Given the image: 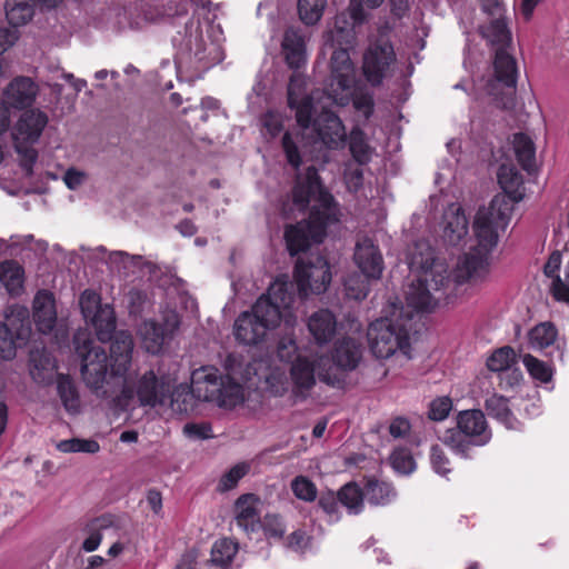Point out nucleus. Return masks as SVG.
Returning a JSON list of instances; mask_svg holds the SVG:
<instances>
[{
	"mask_svg": "<svg viewBox=\"0 0 569 569\" xmlns=\"http://www.w3.org/2000/svg\"><path fill=\"white\" fill-rule=\"evenodd\" d=\"M409 264L411 269L420 270L421 274L406 292L407 306L389 302L386 315L371 322L367 330L370 351L378 359H388L398 353L410 359L407 325L412 312L431 311L449 300L456 286L463 283L456 280V268L450 271L443 261L436 260L431 248L425 242L417 243L410 252Z\"/></svg>",
	"mask_w": 569,
	"mask_h": 569,
	"instance_id": "obj_1",
	"label": "nucleus"
},
{
	"mask_svg": "<svg viewBox=\"0 0 569 569\" xmlns=\"http://www.w3.org/2000/svg\"><path fill=\"white\" fill-rule=\"evenodd\" d=\"M498 181L503 193L497 194L488 207L478 210L473 231L477 246L463 254L456 266V280L467 282L486 276L489 253L498 243L499 230H505L510 221L513 203L523 199L522 176L512 166H501Z\"/></svg>",
	"mask_w": 569,
	"mask_h": 569,
	"instance_id": "obj_2",
	"label": "nucleus"
},
{
	"mask_svg": "<svg viewBox=\"0 0 569 569\" xmlns=\"http://www.w3.org/2000/svg\"><path fill=\"white\" fill-rule=\"evenodd\" d=\"M293 203L306 209L313 201L309 218L289 224L284 230L287 249L291 256L308 250L313 243L322 242L327 227L339 220V210L331 193L320 182L315 167H309L303 178L298 179L292 190Z\"/></svg>",
	"mask_w": 569,
	"mask_h": 569,
	"instance_id": "obj_3",
	"label": "nucleus"
},
{
	"mask_svg": "<svg viewBox=\"0 0 569 569\" xmlns=\"http://www.w3.org/2000/svg\"><path fill=\"white\" fill-rule=\"evenodd\" d=\"M306 80L296 73L288 84V104L296 110V120L302 133L286 132L282 138V148L288 162L298 169L301 164V151L299 142L303 134L310 131L313 138L326 148L338 150L345 147L347 131L341 119L331 111H322L312 120L313 96L305 94Z\"/></svg>",
	"mask_w": 569,
	"mask_h": 569,
	"instance_id": "obj_4",
	"label": "nucleus"
},
{
	"mask_svg": "<svg viewBox=\"0 0 569 569\" xmlns=\"http://www.w3.org/2000/svg\"><path fill=\"white\" fill-rule=\"evenodd\" d=\"M81 357V376L90 391L106 401H112L120 380L129 372L132 360L133 341L129 333L120 332L111 345L110 361L106 350L92 341L78 347Z\"/></svg>",
	"mask_w": 569,
	"mask_h": 569,
	"instance_id": "obj_5",
	"label": "nucleus"
},
{
	"mask_svg": "<svg viewBox=\"0 0 569 569\" xmlns=\"http://www.w3.org/2000/svg\"><path fill=\"white\" fill-rule=\"evenodd\" d=\"M293 301L292 283L284 278H278L251 310L238 316L233 325L234 338L243 345H257L282 320L293 326L296 317L290 309Z\"/></svg>",
	"mask_w": 569,
	"mask_h": 569,
	"instance_id": "obj_6",
	"label": "nucleus"
},
{
	"mask_svg": "<svg viewBox=\"0 0 569 569\" xmlns=\"http://www.w3.org/2000/svg\"><path fill=\"white\" fill-rule=\"evenodd\" d=\"M184 390L171 393L170 383L158 378L152 370L144 372L137 381H130L128 373L120 380L112 401L109 406L116 412L134 410L139 407L154 408L170 400L173 407V396H181ZM186 396L188 393L186 392Z\"/></svg>",
	"mask_w": 569,
	"mask_h": 569,
	"instance_id": "obj_7",
	"label": "nucleus"
},
{
	"mask_svg": "<svg viewBox=\"0 0 569 569\" xmlns=\"http://www.w3.org/2000/svg\"><path fill=\"white\" fill-rule=\"evenodd\" d=\"M347 47H337L331 56L330 82L327 87L328 98L338 106H347L351 100L355 108L369 118L373 111L371 94H355L356 68Z\"/></svg>",
	"mask_w": 569,
	"mask_h": 569,
	"instance_id": "obj_8",
	"label": "nucleus"
},
{
	"mask_svg": "<svg viewBox=\"0 0 569 569\" xmlns=\"http://www.w3.org/2000/svg\"><path fill=\"white\" fill-rule=\"evenodd\" d=\"M329 358L326 355H298L291 362L290 380L292 392L306 398L316 385V378L333 388H342L345 378L341 373L327 369Z\"/></svg>",
	"mask_w": 569,
	"mask_h": 569,
	"instance_id": "obj_9",
	"label": "nucleus"
},
{
	"mask_svg": "<svg viewBox=\"0 0 569 569\" xmlns=\"http://www.w3.org/2000/svg\"><path fill=\"white\" fill-rule=\"evenodd\" d=\"M457 429H448L441 437L443 445L465 458L471 446H485L492 437L481 410L460 411L456 417Z\"/></svg>",
	"mask_w": 569,
	"mask_h": 569,
	"instance_id": "obj_10",
	"label": "nucleus"
},
{
	"mask_svg": "<svg viewBox=\"0 0 569 569\" xmlns=\"http://www.w3.org/2000/svg\"><path fill=\"white\" fill-rule=\"evenodd\" d=\"M48 123V117L40 110L24 112L18 120L13 132V143L20 156V164L30 174L38 159V152L32 147L40 138Z\"/></svg>",
	"mask_w": 569,
	"mask_h": 569,
	"instance_id": "obj_11",
	"label": "nucleus"
},
{
	"mask_svg": "<svg viewBox=\"0 0 569 569\" xmlns=\"http://www.w3.org/2000/svg\"><path fill=\"white\" fill-rule=\"evenodd\" d=\"M383 2L385 0H350L347 11L337 14L333 27L325 32V43L330 47L353 48L356 46L355 27L367 18L365 8L377 9Z\"/></svg>",
	"mask_w": 569,
	"mask_h": 569,
	"instance_id": "obj_12",
	"label": "nucleus"
},
{
	"mask_svg": "<svg viewBox=\"0 0 569 569\" xmlns=\"http://www.w3.org/2000/svg\"><path fill=\"white\" fill-rule=\"evenodd\" d=\"M517 68L515 59L503 49L496 51L495 78L486 86L487 94L503 109L515 106Z\"/></svg>",
	"mask_w": 569,
	"mask_h": 569,
	"instance_id": "obj_13",
	"label": "nucleus"
},
{
	"mask_svg": "<svg viewBox=\"0 0 569 569\" xmlns=\"http://www.w3.org/2000/svg\"><path fill=\"white\" fill-rule=\"evenodd\" d=\"M30 333L29 311L22 306H11L6 312V321L0 322V358L11 360L17 353V341Z\"/></svg>",
	"mask_w": 569,
	"mask_h": 569,
	"instance_id": "obj_14",
	"label": "nucleus"
},
{
	"mask_svg": "<svg viewBox=\"0 0 569 569\" xmlns=\"http://www.w3.org/2000/svg\"><path fill=\"white\" fill-rule=\"evenodd\" d=\"M295 281L299 293L307 297L309 293L325 292L331 281V272L327 260L322 256H315L310 260L297 261Z\"/></svg>",
	"mask_w": 569,
	"mask_h": 569,
	"instance_id": "obj_15",
	"label": "nucleus"
},
{
	"mask_svg": "<svg viewBox=\"0 0 569 569\" xmlns=\"http://www.w3.org/2000/svg\"><path fill=\"white\" fill-rule=\"evenodd\" d=\"M392 43L385 36L370 43L363 54L362 70L369 83L379 86L396 63Z\"/></svg>",
	"mask_w": 569,
	"mask_h": 569,
	"instance_id": "obj_16",
	"label": "nucleus"
},
{
	"mask_svg": "<svg viewBox=\"0 0 569 569\" xmlns=\"http://www.w3.org/2000/svg\"><path fill=\"white\" fill-rule=\"evenodd\" d=\"M179 325V316L172 310L163 313L161 323L153 320L143 321L138 329L142 347L150 353H159L163 346L172 339Z\"/></svg>",
	"mask_w": 569,
	"mask_h": 569,
	"instance_id": "obj_17",
	"label": "nucleus"
},
{
	"mask_svg": "<svg viewBox=\"0 0 569 569\" xmlns=\"http://www.w3.org/2000/svg\"><path fill=\"white\" fill-rule=\"evenodd\" d=\"M363 348L361 342L352 337H343L333 345L331 360L327 369L339 372L346 379L345 373L358 368L362 360Z\"/></svg>",
	"mask_w": 569,
	"mask_h": 569,
	"instance_id": "obj_18",
	"label": "nucleus"
},
{
	"mask_svg": "<svg viewBox=\"0 0 569 569\" xmlns=\"http://www.w3.org/2000/svg\"><path fill=\"white\" fill-rule=\"evenodd\" d=\"M517 362L515 350L505 346L495 350L487 359V368L500 373V386L513 387L522 380V373L518 369H511Z\"/></svg>",
	"mask_w": 569,
	"mask_h": 569,
	"instance_id": "obj_19",
	"label": "nucleus"
},
{
	"mask_svg": "<svg viewBox=\"0 0 569 569\" xmlns=\"http://www.w3.org/2000/svg\"><path fill=\"white\" fill-rule=\"evenodd\" d=\"M353 259L366 278L379 279L383 270V259L379 248L369 238L356 243Z\"/></svg>",
	"mask_w": 569,
	"mask_h": 569,
	"instance_id": "obj_20",
	"label": "nucleus"
},
{
	"mask_svg": "<svg viewBox=\"0 0 569 569\" xmlns=\"http://www.w3.org/2000/svg\"><path fill=\"white\" fill-rule=\"evenodd\" d=\"M469 222L462 207L459 203H451L443 213V240L451 244H460L467 237Z\"/></svg>",
	"mask_w": 569,
	"mask_h": 569,
	"instance_id": "obj_21",
	"label": "nucleus"
},
{
	"mask_svg": "<svg viewBox=\"0 0 569 569\" xmlns=\"http://www.w3.org/2000/svg\"><path fill=\"white\" fill-rule=\"evenodd\" d=\"M307 328L315 342L325 346L336 336L338 320L331 310L319 309L308 317Z\"/></svg>",
	"mask_w": 569,
	"mask_h": 569,
	"instance_id": "obj_22",
	"label": "nucleus"
},
{
	"mask_svg": "<svg viewBox=\"0 0 569 569\" xmlns=\"http://www.w3.org/2000/svg\"><path fill=\"white\" fill-rule=\"evenodd\" d=\"M219 371L214 367H201L191 375V392L199 400L212 401L217 399L220 387Z\"/></svg>",
	"mask_w": 569,
	"mask_h": 569,
	"instance_id": "obj_23",
	"label": "nucleus"
},
{
	"mask_svg": "<svg viewBox=\"0 0 569 569\" xmlns=\"http://www.w3.org/2000/svg\"><path fill=\"white\" fill-rule=\"evenodd\" d=\"M29 373L31 379L42 386L53 382L57 375V361L46 348H36L30 351Z\"/></svg>",
	"mask_w": 569,
	"mask_h": 569,
	"instance_id": "obj_24",
	"label": "nucleus"
},
{
	"mask_svg": "<svg viewBox=\"0 0 569 569\" xmlns=\"http://www.w3.org/2000/svg\"><path fill=\"white\" fill-rule=\"evenodd\" d=\"M33 321L38 330L42 333H49L53 330L57 322V309L54 297L47 290L37 292L33 299Z\"/></svg>",
	"mask_w": 569,
	"mask_h": 569,
	"instance_id": "obj_25",
	"label": "nucleus"
},
{
	"mask_svg": "<svg viewBox=\"0 0 569 569\" xmlns=\"http://www.w3.org/2000/svg\"><path fill=\"white\" fill-rule=\"evenodd\" d=\"M281 48L286 62L290 68L299 69L306 64V39L299 29L288 28L284 31Z\"/></svg>",
	"mask_w": 569,
	"mask_h": 569,
	"instance_id": "obj_26",
	"label": "nucleus"
},
{
	"mask_svg": "<svg viewBox=\"0 0 569 569\" xmlns=\"http://www.w3.org/2000/svg\"><path fill=\"white\" fill-rule=\"evenodd\" d=\"M37 93V84L29 78L20 77L10 82L4 97L9 106L16 109H23L33 103Z\"/></svg>",
	"mask_w": 569,
	"mask_h": 569,
	"instance_id": "obj_27",
	"label": "nucleus"
},
{
	"mask_svg": "<svg viewBox=\"0 0 569 569\" xmlns=\"http://www.w3.org/2000/svg\"><path fill=\"white\" fill-rule=\"evenodd\" d=\"M259 502L252 493L242 495L236 501V522L246 532H253L260 527Z\"/></svg>",
	"mask_w": 569,
	"mask_h": 569,
	"instance_id": "obj_28",
	"label": "nucleus"
},
{
	"mask_svg": "<svg viewBox=\"0 0 569 569\" xmlns=\"http://www.w3.org/2000/svg\"><path fill=\"white\" fill-rule=\"evenodd\" d=\"M529 346L535 350H543L556 345L560 359L563 358L565 341L558 338L557 328L551 322H541L528 333Z\"/></svg>",
	"mask_w": 569,
	"mask_h": 569,
	"instance_id": "obj_29",
	"label": "nucleus"
},
{
	"mask_svg": "<svg viewBox=\"0 0 569 569\" xmlns=\"http://www.w3.org/2000/svg\"><path fill=\"white\" fill-rule=\"evenodd\" d=\"M57 392L64 410L69 415H78L81 411V399L79 391L69 376H57Z\"/></svg>",
	"mask_w": 569,
	"mask_h": 569,
	"instance_id": "obj_30",
	"label": "nucleus"
},
{
	"mask_svg": "<svg viewBox=\"0 0 569 569\" xmlns=\"http://www.w3.org/2000/svg\"><path fill=\"white\" fill-rule=\"evenodd\" d=\"M243 387L233 381L230 377L220 380V387L217 399L213 400L219 407L224 409H233L244 402Z\"/></svg>",
	"mask_w": 569,
	"mask_h": 569,
	"instance_id": "obj_31",
	"label": "nucleus"
},
{
	"mask_svg": "<svg viewBox=\"0 0 569 569\" xmlns=\"http://www.w3.org/2000/svg\"><path fill=\"white\" fill-rule=\"evenodd\" d=\"M365 500L373 506H386L396 499L397 492L395 488L386 482L377 479H369L363 487Z\"/></svg>",
	"mask_w": 569,
	"mask_h": 569,
	"instance_id": "obj_32",
	"label": "nucleus"
},
{
	"mask_svg": "<svg viewBox=\"0 0 569 569\" xmlns=\"http://www.w3.org/2000/svg\"><path fill=\"white\" fill-rule=\"evenodd\" d=\"M485 408L489 416L493 417L508 429H517L518 421L513 417L508 406V399L503 396L493 393L486 399Z\"/></svg>",
	"mask_w": 569,
	"mask_h": 569,
	"instance_id": "obj_33",
	"label": "nucleus"
},
{
	"mask_svg": "<svg viewBox=\"0 0 569 569\" xmlns=\"http://www.w3.org/2000/svg\"><path fill=\"white\" fill-rule=\"evenodd\" d=\"M87 321L93 326L100 341L104 342L111 339L116 330V317L110 305H103V307Z\"/></svg>",
	"mask_w": 569,
	"mask_h": 569,
	"instance_id": "obj_34",
	"label": "nucleus"
},
{
	"mask_svg": "<svg viewBox=\"0 0 569 569\" xmlns=\"http://www.w3.org/2000/svg\"><path fill=\"white\" fill-rule=\"evenodd\" d=\"M513 150L523 170L531 173L536 170V149L532 140L525 133H516L512 139Z\"/></svg>",
	"mask_w": 569,
	"mask_h": 569,
	"instance_id": "obj_35",
	"label": "nucleus"
},
{
	"mask_svg": "<svg viewBox=\"0 0 569 569\" xmlns=\"http://www.w3.org/2000/svg\"><path fill=\"white\" fill-rule=\"evenodd\" d=\"M0 281L10 295H19L23 289V268L17 261L2 262L0 264Z\"/></svg>",
	"mask_w": 569,
	"mask_h": 569,
	"instance_id": "obj_36",
	"label": "nucleus"
},
{
	"mask_svg": "<svg viewBox=\"0 0 569 569\" xmlns=\"http://www.w3.org/2000/svg\"><path fill=\"white\" fill-rule=\"evenodd\" d=\"M238 551V545L230 539L217 540L211 548L210 569H227Z\"/></svg>",
	"mask_w": 569,
	"mask_h": 569,
	"instance_id": "obj_37",
	"label": "nucleus"
},
{
	"mask_svg": "<svg viewBox=\"0 0 569 569\" xmlns=\"http://www.w3.org/2000/svg\"><path fill=\"white\" fill-rule=\"evenodd\" d=\"M481 34L491 44L506 46L511 41V32L508 28L505 13L491 17L488 26L481 27Z\"/></svg>",
	"mask_w": 569,
	"mask_h": 569,
	"instance_id": "obj_38",
	"label": "nucleus"
},
{
	"mask_svg": "<svg viewBox=\"0 0 569 569\" xmlns=\"http://www.w3.org/2000/svg\"><path fill=\"white\" fill-rule=\"evenodd\" d=\"M108 263L110 269L119 273L128 274L141 269L149 263L139 254H129L126 251H113L109 254Z\"/></svg>",
	"mask_w": 569,
	"mask_h": 569,
	"instance_id": "obj_39",
	"label": "nucleus"
},
{
	"mask_svg": "<svg viewBox=\"0 0 569 569\" xmlns=\"http://www.w3.org/2000/svg\"><path fill=\"white\" fill-rule=\"evenodd\" d=\"M33 0H7L6 17L12 27L26 24L33 16Z\"/></svg>",
	"mask_w": 569,
	"mask_h": 569,
	"instance_id": "obj_40",
	"label": "nucleus"
},
{
	"mask_svg": "<svg viewBox=\"0 0 569 569\" xmlns=\"http://www.w3.org/2000/svg\"><path fill=\"white\" fill-rule=\"evenodd\" d=\"M349 149L360 164L368 163L373 153V149L366 141L365 132L359 128H353L350 132Z\"/></svg>",
	"mask_w": 569,
	"mask_h": 569,
	"instance_id": "obj_41",
	"label": "nucleus"
},
{
	"mask_svg": "<svg viewBox=\"0 0 569 569\" xmlns=\"http://www.w3.org/2000/svg\"><path fill=\"white\" fill-rule=\"evenodd\" d=\"M327 7V0H298L297 8L300 20L306 26L317 24Z\"/></svg>",
	"mask_w": 569,
	"mask_h": 569,
	"instance_id": "obj_42",
	"label": "nucleus"
},
{
	"mask_svg": "<svg viewBox=\"0 0 569 569\" xmlns=\"http://www.w3.org/2000/svg\"><path fill=\"white\" fill-rule=\"evenodd\" d=\"M338 498L340 503L343 505L350 513L357 515L363 507V488L360 489L356 483H347L340 489Z\"/></svg>",
	"mask_w": 569,
	"mask_h": 569,
	"instance_id": "obj_43",
	"label": "nucleus"
},
{
	"mask_svg": "<svg viewBox=\"0 0 569 569\" xmlns=\"http://www.w3.org/2000/svg\"><path fill=\"white\" fill-rule=\"evenodd\" d=\"M110 521L106 517L91 520L84 528L88 537L82 542V549L86 552L97 550L102 541V530L108 528Z\"/></svg>",
	"mask_w": 569,
	"mask_h": 569,
	"instance_id": "obj_44",
	"label": "nucleus"
},
{
	"mask_svg": "<svg viewBox=\"0 0 569 569\" xmlns=\"http://www.w3.org/2000/svg\"><path fill=\"white\" fill-rule=\"evenodd\" d=\"M522 362L529 375L535 380H538L542 383H547L552 379L553 369L547 362L531 355H525L522 357Z\"/></svg>",
	"mask_w": 569,
	"mask_h": 569,
	"instance_id": "obj_45",
	"label": "nucleus"
},
{
	"mask_svg": "<svg viewBox=\"0 0 569 569\" xmlns=\"http://www.w3.org/2000/svg\"><path fill=\"white\" fill-rule=\"evenodd\" d=\"M369 279L359 273H352L345 280L346 296L350 299L362 300L369 293Z\"/></svg>",
	"mask_w": 569,
	"mask_h": 569,
	"instance_id": "obj_46",
	"label": "nucleus"
},
{
	"mask_svg": "<svg viewBox=\"0 0 569 569\" xmlns=\"http://www.w3.org/2000/svg\"><path fill=\"white\" fill-rule=\"evenodd\" d=\"M56 448L60 452H86L96 453L100 450V445L93 439H79L72 438L68 440H61L56 445Z\"/></svg>",
	"mask_w": 569,
	"mask_h": 569,
	"instance_id": "obj_47",
	"label": "nucleus"
},
{
	"mask_svg": "<svg viewBox=\"0 0 569 569\" xmlns=\"http://www.w3.org/2000/svg\"><path fill=\"white\" fill-rule=\"evenodd\" d=\"M250 470L247 462H240L230 468L221 478L218 483L220 491H228L237 487L240 479H242Z\"/></svg>",
	"mask_w": 569,
	"mask_h": 569,
	"instance_id": "obj_48",
	"label": "nucleus"
},
{
	"mask_svg": "<svg viewBox=\"0 0 569 569\" xmlns=\"http://www.w3.org/2000/svg\"><path fill=\"white\" fill-rule=\"evenodd\" d=\"M390 462L392 468L398 472L402 475H409L411 473L415 468L416 463L411 456V453L407 449H396L392 455L390 456Z\"/></svg>",
	"mask_w": 569,
	"mask_h": 569,
	"instance_id": "obj_49",
	"label": "nucleus"
},
{
	"mask_svg": "<svg viewBox=\"0 0 569 569\" xmlns=\"http://www.w3.org/2000/svg\"><path fill=\"white\" fill-rule=\"evenodd\" d=\"M293 495L305 501H313L317 497V488L315 483L307 477L298 476L291 482Z\"/></svg>",
	"mask_w": 569,
	"mask_h": 569,
	"instance_id": "obj_50",
	"label": "nucleus"
},
{
	"mask_svg": "<svg viewBox=\"0 0 569 569\" xmlns=\"http://www.w3.org/2000/svg\"><path fill=\"white\" fill-rule=\"evenodd\" d=\"M452 406L450 397H437L429 403L428 418L432 421H443L452 410Z\"/></svg>",
	"mask_w": 569,
	"mask_h": 569,
	"instance_id": "obj_51",
	"label": "nucleus"
},
{
	"mask_svg": "<svg viewBox=\"0 0 569 569\" xmlns=\"http://www.w3.org/2000/svg\"><path fill=\"white\" fill-rule=\"evenodd\" d=\"M79 303L86 320L103 307L100 302V296L93 290H84L80 296Z\"/></svg>",
	"mask_w": 569,
	"mask_h": 569,
	"instance_id": "obj_52",
	"label": "nucleus"
},
{
	"mask_svg": "<svg viewBox=\"0 0 569 569\" xmlns=\"http://www.w3.org/2000/svg\"><path fill=\"white\" fill-rule=\"evenodd\" d=\"M430 462L432 469L440 476H446L451 471L450 461L443 449L438 445L431 447Z\"/></svg>",
	"mask_w": 569,
	"mask_h": 569,
	"instance_id": "obj_53",
	"label": "nucleus"
},
{
	"mask_svg": "<svg viewBox=\"0 0 569 569\" xmlns=\"http://www.w3.org/2000/svg\"><path fill=\"white\" fill-rule=\"evenodd\" d=\"M551 291L556 300L569 303V262L565 268V279L557 276L552 280Z\"/></svg>",
	"mask_w": 569,
	"mask_h": 569,
	"instance_id": "obj_54",
	"label": "nucleus"
},
{
	"mask_svg": "<svg viewBox=\"0 0 569 569\" xmlns=\"http://www.w3.org/2000/svg\"><path fill=\"white\" fill-rule=\"evenodd\" d=\"M260 526L268 538L280 539L286 530L281 518L277 515H267Z\"/></svg>",
	"mask_w": 569,
	"mask_h": 569,
	"instance_id": "obj_55",
	"label": "nucleus"
},
{
	"mask_svg": "<svg viewBox=\"0 0 569 569\" xmlns=\"http://www.w3.org/2000/svg\"><path fill=\"white\" fill-rule=\"evenodd\" d=\"M183 433L192 439H209L212 435V428L207 422L187 423L183 427Z\"/></svg>",
	"mask_w": 569,
	"mask_h": 569,
	"instance_id": "obj_56",
	"label": "nucleus"
},
{
	"mask_svg": "<svg viewBox=\"0 0 569 569\" xmlns=\"http://www.w3.org/2000/svg\"><path fill=\"white\" fill-rule=\"evenodd\" d=\"M262 123L271 137H276L282 130V117L274 111H268L263 118Z\"/></svg>",
	"mask_w": 569,
	"mask_h": 569,
	"instance_id": "obj_57",
	"label": "nucleus"
},
{
	"mask_svg": "<svg viewBox=\"0 0 569 569\" xmlns=\"http://www.w3.org/2000/svg\"><path fill=\"white\" fill-rule=\"evenodd\" d=\"M287 546L293 551H303L309 546V537L305 531L296 530L289 536Z\"/></svg>",
	"mask_w": 569,
	"mask_h": 569,
	"instance_id": "obj_58",
	"label": "nucleus"
},
{
	"mask_svg": "<svg viewBox=\"0 0 569 569\" xmlns=\"http://www.w3.org/2000/svg\"><path fill=\"white\" fill-rule=\"evenodd\" d=\"M410 431V423L407 419L398 417L390 422L389 432L393 438H403Z\"/></svg>",
	"mask_w": 569,
	"mask_h": 569,
	"instance_id": "obj_59",
	"label": "nucleus"
},
{
	"mask_svg": "<svg viewBox=\"0 0 569 569\" xmlns=\"http://www.w3.org/2000/svg\"><path fill=\"white\" fill-rule=\"evenodd\" d=\"M84 180L86 173L73 168L67 170L63 177L66 186L71 190L78 189Z\"/></svg>",
	"mask_w": 569,
	"mask_h": 569,
	"instance_id": "obj_60",
	"label": "nucleus"
},
{
	"mask_svg": "<svg viewBox=\"0 0 569 569\" xmlns=\"http://www.w3.org/2000/svg\"><path fill=\"white\" fill-rule=\"evenodd\" d=\"M481 9L490 17L506 13L503 4L499 0H479Z\"/></svg>",
	"mask_w": 569,
	"mask_h": 569,
	"instance_id": "obj_61",
	"label": "nucleus"
},
{
	"mask_svg": "<svg viewBox=\"0 0 569 569\" xmlns=\"http://www.w3.org/2000/svg\"><path fill=\"white\" fill-rule=\"evenodd\" d=\"M18 39L17 30L2 29L0 30V54L7 51Z\"/></svg>",
	"mask_w": 569,
	"mask_h": 569,
	"instance_id": "obj_62",
	"label": "nucleus"
},
{
	"mask_svg": "<svg viewBox=\"0 0 569 569\" xmlns=\"http://www.w3.org/2000/svg\"><path fill=\"white\" fill-rule=\"evenodd\" d=\"M561 266V254L559 252H553L550 254L547 263L545 264V273L547 277L555 279L558 274Z\"/></svg>",
	"mask_w": 569,
	"mask_h": 569,
	"instance_id": "obj_63",
	"label": "nucleus"
},
{
	"mask_svg": "<svg viewBox=\"0 0 569 569\" xmlns=\"http://www.w3.org/2000/svg\"><path fill=\"white\" fill-rule=\"evenodd\" d=\"M297 351L296 341L291 338L283 339L279 342L278 346V355L282 360H287L290 358L291 353Z\"/></svg>",
	"mask_w": 569,
	"mask_h": 569,
	"instance_id": "obj_64",
	"label": "nucleus"
}]
</instances>
